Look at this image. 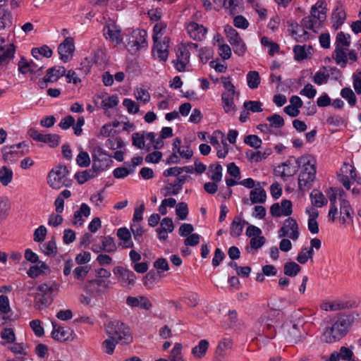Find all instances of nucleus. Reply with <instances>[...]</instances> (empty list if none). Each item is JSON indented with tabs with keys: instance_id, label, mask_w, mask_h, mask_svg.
<instances>
[{
	"instance_id": "28",
	"label": "nucleus",
	"mask_w": 361,
	"mask_h": 361,
	"mask_svg": "<svg viewBox=\"0 0 361 361\" xmlns=\"http://www.w3.org/2000/svg\"><path fill=\"white\" fill-rule=\"evenodd\" d=\"M66 68L63 66H55L47 71V80L49 82H56L61 77L66 75Z\"/></svg>"
},
{
	"instance_id": "37",
	"label": "nucleus",
	"mask_w": 361,
	"mask_h": 361,
	"mask_svg": "<svg viewBox=\"0 0 361 361\" xmlns=\"http://www.w3.org/2000/svg\"><path fill=\"white\" fill-rule=\"evenodd\" d=\"M48 269V266L44 262L39 261L37 265L31 267L27 274L30 278L35 279Z\"/></svg>"
},
{
	"instance_id": "45",
	"label": "nucleus",
	"mask_w": 361,
	"mask_h": 361,
	"mask_svg": "<svg viewBox=\"0 0 361 361\" xmlns=\"http://www.w3.org/2000/svg\"><path fill=\"white\" fill-rule=\"evenodd\" d=\"M247 85L251 89H255L260 83V77L257 71H250L247 75Z\"/></svg>"
},
{
	"instance_id": "16",
	"label": "nucleus",
	"mask_w": 361,
	"mask_h": 361,
	"mask_svg": "<svg viewBox=\"0 0 361 361\" xmlns=\"http://www.w3.org/2000/svg\"><path fill=\"white\" fill-rule=\"evenodd\" d=\"M126 304L130 307H140L146 310H150L152 307L150 300L143 295H139L137 297L128 296L126 298Z\"/></svg>"
},
{
	"instance_id": "57",
	"label": "nucleus",
	"mask_w": 361,
	"mask_h": 361,
	"mask_svg": "<svg viewBox=\"0 0 361 361\" xmlns=\"http://www.w3.org/2000/svg\"><path fill=\"white\" fill-rule=\"evenodd\" d=\"M166 28V24L163 22H160L157 23L153 29V41L154 42H157V40H159L161 36L163 35V31L165 30Z\"/></svg>"
},
{
	"instance_id": "64",
	"label": "nucleus",
	"mask_w": 361,
	"mask_h": 361,
	"mask_svg": "<svg viewBox=\"0 0 361 361\" xmlns=\"http://www.w3.org/2000/svg\"><path fill=\"white\" fill-rule=\"evenodd\" d=\"M12 25V16L10 11H4L0 17V30Z\"/></svg>"
},
{
	"instance_id": "23",
	"label": "nucleus",
	"mask_w": 361,
	"mask_h": 361,
	"mask_svg": "<svg viewBox=\"0 0 361 361\" xmlns=\"http://www.w3.org/2000/svg\"><path fill=\"white\" fill-rule=\"evenodd\" d=\"M341 173H338V180L343 183L349 180V177L356 180V171L354 166L344 164L341 169Z\"/></svg>"
},
{
	"instance_id": "38",
	"label": "nucleus",
	"mask_w": 361,
	"mask_h": 361,
	"mask_svg": "<svg viewBox=\"0 0 361 361\" xmlns=\"http://www.w3.org/2000/svg\"><path fill=\"white\" fill-rule=\"evenodd\" d=\"M301 270V267L295 262H288L283 267L284 274L290 276H295Z\"/></svg>"
},
{
	"instance_id": "4",
	"label": "nucleus",
	"mask_w": 361,
	"mask_h": 361,
	"mask_svg": "<svg viewBox=\"0 0 361 361\" xmlns=\"http://www.w3.org/2000/svg\"><path fill=\"white\" fill-rule=\"evenodd\" d=\"M105 331L109 337L122 343H129L133 341L130 329L118 320L110 321L106 324Z\"/></svg>"
},
{
	"instance_id": "49",
	"label": "nucleus",
	"mask_w": 361,
	"mask_h": 361,
	"mask_svg": "<svg viewBox=\"0 0 361 361\" xmlns=\"http://www.w3.org/2000/svg\"><path fill=\"white\" fill-rule=\"evenodd\" d=\"M266 119L270 123L269 126L271 128H281L284 126L285 123L283 117L277 114H274L271 116H268Z\"/></svg>"
},
{
	"instance_id": "21",
	"label": "nucleus",
	"mask_w": 361,
	"mask_h": 361,
	"mask_svg": "<svg viewBox=\"0 0 361 361\" xmlns=\"http://www.w3.org/2000/svg\"><path fill=\"white\" fill-rule=\"evenodd\" d=\"M300 158L296 159L295 157H290L283 164L284 167L282 171V176H290L295 173L300 168L302 163L299 162Z\"/></svg>"
},
{
	"instance_id": "62",
	"label": "nucleus",
	"mask_w": 361,
	"mask_h": 361,
	"mask_svg": "<svg viewBox=\"0 0 361 361\" xmlns=\"http://www.w3.org/2000/svg\"><path fill=\"white\" fill-rule=\"evenodd\" d=\"M133 172V168L118 167L114 170L113 174L116 178H124Z\"/></svg>"
},
{
	"instance_id": "26",
	"label": "nucleus",
	"mask_w": 361,
	"mask_h": 361,
	"mask_svg": "<svg viewBox=\"0 0 361 361\" xmlns=\"http://www.w3.org/2000/svg\"><path fill=\"white\" fill-rule=\"evenodd\" d=\"M99 172L93 166L91 169L78 172L75 174V178L80 185L85 183L88 180L94 178Z\"/></svg>"
},
{
	"instance_id": "48",
	"label": "nucleus",
	"mask_w": 361,
	"mask_h": 361,
	"mask_svg": "<svg viewBox=\"0 0 361 361\" xmlns=\"http://www.w3.org/2000/svg\"><path fill=\"white\" fill-rule=\"evenodd\" d=\"M324 1H318L314 6H313L311 8V16L314 18H317L319 21H323L326 18V13L323 11H318V8H322Z\"/></svg>"
},
{
	"instance_id": "58",
	"label": "nucleus",
	"mask_w": 361,
	"mask_h": 361,
	"mask_svg": "<svg viewBox=\"0 0 361 361\" xmlns=\"http://www.w3.org/2000/svg\"><path fill=\"white\" fill-rule=\"evenodd\" d=\"M135 96L137 100L141 101L143 104H147L150 100L149 93L143 88H137L135 91Z\"/></svg>"
},
{
	"instance_id": "3",
	"label": "nucleus",
	"mask_w": 361,
	"mask_h": 361,
	"mask_svg": "<svg viewBox=\"0 0 361 361\" xmlns=\"http://www.w3.org/2000/svg\"><path fill=\"white\" fill-rule=\"evenodd\" d=\"M299 162L303 166L298 178V185L301 190H309L315 179L316 166L315 160L310 155H304L300 157Z\"/></svg>"
},
{
	"instance_id": "34",
	"label": "nucleus",
	"mask_w": 361,
	"mask_h": 361,
	"mask_svg": "<svg viewBox=\"0 0 361 361\" xmlns=\"http://www.w3.org/2000/svg\"><path fill=\"white\" fill-rule=\"evenodd\" d=\"M233 342L230 338H224L221 341L216 349L215 355L218 357H226V351L232 348Z\"/></svg>"
},
{
	"instance_id": "47",
	"label": "nucleus",
	"mask_w": 361,
	"mask_h": 361,
	"mask_svg": "<svg viewBox=\"0 0 361 361\" xmlns=\"http://www.w3.org/2000/svg\"><path fill=\"white\" fill-rule=\"evenodd\" d=\"M182 348L183 346L181 343H176L170 352L169 360L171 361H183Z\"/></svg>"
},
{
	"instance_id": "36",
	"label": "nucleus",
	"mask_w": 361,
	"mask_h": 361,
	"mask_svg": "<svg viewBox=\"0 0 361 361\" xmlns=\"http://www.w3.org/2000/svg\"><path fill=\"white\" fill-rule=\"evenodd\" d=\"M209 348V342L207 340H201L198 345L192 349V354L197 358H202L204 356Z\"/></svg>"
},
{
	"instance_id": "14",
	"label": "nucleus",
	"mask_w": 361,
	"mask_h": 361,
	"mask_svg": "<svg viewBox=\"0 0 361 361\" xmlns=\"http://www.w3.org/2000/svg\"><path fill=\"white\" fill-rule=\"evenodd\" d=\"M113 273L117 276L119 281L128 285H133L135 283V274L128 269L118 266L114 268Z\"/></svg>"
},
{
	"instance_id": "54",
	"label": "nucleus",
	"mask_w": 361,
	"mask_h": 361,
	"mask_svg": "<svg viewBox=\"0 0 361 361\" xmlns=\"http://www.w3.org/2000/svg\"><path fill=\"white\" fill-rule=\"evenodd\" d=\"M123 105L126 108L128 112L130 114H137L140 108L137 103L131 99L126 98L123 101Z\"/></svg>"
},
{
	"instance_id": "27",
	"label": "nucleus",
	"mask_w": 361,
	"mask_h": 361,
	"mask_svg": "<svg viewBox=\"0 0 361 361\" xmlns=\"http://www.w3.org/2000/svg\"><path fill=\"white\" fill-rule=\"evenodd\" d=\"M247 224L245 221H243L240 216H235L230 227V235L233 237H238L241 235L244 225Z\"/></svg>"
},
{
	"instance_id": "12",
	"label": "nucleus",
	"mask_w": 361,
	"mask_h": 361,
	"mask_svg": "<svg viewBox=\"0 0 361 361\" xmlns=\"http://www.w3.org/2000/svg\"><path fill=\"white\" fill-rule=\"evenodd\" d=\"M176 56V60L173 61L174 66L179 72L184 71L189 62L190 52L185 46L180 45L177 49Z\"/></svg>"
},
{
	"instance_id": "5",
	"label": "nucleus",
	"mask_w": 361,
	"mask_h": 361,
	"mask_svg": "<svg viewBox=\"0 0 361 361\" xmlns=\"http://www.w3.org/2000/svg\"><path fill=\"white\" fill-rule=\"evenodd\" d=\"M68 173L66 166H56L49 171L47 183L53 189H59L63 186L69 187L72 184V180L68 178Z\"/></svg>"
},
{
	"instance_id": "24",
	"label": "nucleus",
	"mask_w": 361,
	"mask_h": 361,
	"mask_svg": "<svg viewBox=\"0 0 361 361\" xmlns=\"http://www.w3.org/2000/svg\"><path fill=\"white\" fill-rule=\"evenodd\" d=\"M90 207L87 204L82 203L80 207V209L75 211L74 213L73 224L80 226L83 225L84 219L82 218V216L88 217L90 215Z\"/></svg>"
},
{
	"instance_id": "33",
	"label": "nucleus",
	"mask_w": 361,
	"mask_h": 361,
	"mask_svg": "<svg viewBox=\"0 0 361 361\" xmlns=\"http://www.w3.org/2000/svg\"><path fill=\"white\" fill-rule=\"evenodd\" d=\"M351 305L348 302H325L322 305L321 307L325 311H338L350 307Z\"/></svg>"
},
{
	"instance_id": "59",
	"label": "nucleus",
	"mask_w": 361,
	"mask_h": 361,
	"mask_svg": "<svg viewBox=\"0 0 361 361\" xmlns=\"http://www.w3.org/2000/svg\"><path fill=\"white\" fill-rule=\"evenodd\" d=\"M132 143L138 149H142L145 147V136L143 134L135 133L132 135Z\"/></svg>"
},
{
	"instance_id": "53",
	"label": "nucleus",
	"mask_w": 361,
	"mask_h": 361,
	"mask_svg": "<svg viewBox=\"0 0 361 361\" xmlns=\"http://www.w3.org/2000/svg\"><path fill=\"white\" fill-rule=\"evenodd\" d=\"M244 142L255 149H259L262 144V140L255 135H247L244 139Z\"/></svg>"
},
{
	"instance_id": "52",
	"label": "nucleus",
	"mask_w": 361,
	"mask_h": 361,
	"mask_svg": "<svg viewBox=\"0 0 361 361\" xmlns=\"http://www.w3.org/2000/svg\"><path fill=\"white\" fill-rule=\"evenodd\" d=\"M52 54V50L47 45H43L40 48H33L32 49V55L36 59H37L39 55H42L43 56L49 58L51 56Z\"/></svg>"
},
{
	"instance_id": "44",
	"label": "nucleus",
	"mask_w": 361,
	"mask_h": 361,
	"mask_svg": "<svg viewBox=\"0 0 361 361\" xmlns=\"http://www.w3.org/2000/svg\"><path fill=\"white\" fill-rule=\"evenodd\" d=\"M341 96L348 101V103L350 106H354L356 104V96L350 87L343 88L341 91Z\"/></svg>"
},
{
	"instance_id": "50",
	"label": "nucleus",
	"mask_w": 361,
	"mask_h": 361,
	"mask_svg": "<svg viewBox=\"0 0 361 361\" xmlns=\"http://www.w3.org/2000/svg\"><path fill=\"white\" fill-rule=\"evenodd\" d=\"M244 108L253 113H259L263 111L262 103L259 101H246L243 104Z\"/></svg>"
},
{
	"instance_id": "42",
	"label": "nucleus",
	"mask_w": 361,
	"mask_h": 361,
	"mask_svg": "<svg viewBox=\"0 0 361 361\" xmlns=\"http://www.w3.org/2000/svg\"><path fill=\"white\" fill-rule=\"evenodd\" d=\"M102 248L106 252H114L117 250L114 240L111 236H105L102 238Z\"/></svg>"
},
{
	"instance_id": "40",
	"label": "nucleus",
	"mask_w": 361,
	"mask_h": 361,
	"mask_svg": "<svg viewBox=\"0 0 361 361\" xmlns=\"http://www.w3.org/2000/svg\"><path fill=\"white\" fill-rule=\"evenodd\" d=\"M271 154V149H267L264 152H251L250 154L247 152V156L250 159V160L254 161L255 162H259L261 161L262 159H267Z\"/></svg>"
},
{
	"instance_id": "17",
	"label": "nucleus",
	"mask_w": 361,
	"mask_h": 361,
	"mask_svg": "<svg viewBox=\"0 0 361 361\" xmlns=\"http://www.w3.org/2000/svg\"><path fill=\"white\" fill-rule=\"evenodd\" d=\"M235 92L225 91L221 94V101L224 111L231 115H234L236 111V106L233 99Z\"/></svg>"
},
{
	"instance_id": "13",
	"label": "nucleus",
	"mask_w": 361,
	"mask_h": 361,
	"mask_svg": "<svg viewBox=\"0 0 361 361\" xmlns=\"http://www.w3.org/2000/svg\"><path fill=\"white\" fill-rule=\"evenodd\" d=\"M15 47L8 44L4 39L0 38V65H6L13 57Z\"/></svg>"
},
{
	"instance_id": "29",
	"label": "nucleus",
	"mask_w": 361,
	"mask_h": 361,
	"mask_svg": "<svg viewBox=\"0 0 361 361\" xmlns=\"http://www.w3.org/2000/svg\"><path fill=\"white\" fill-rule=\"evenodd\" d=\"M250 197L252 204H262L266 201L267 193L262 187H257L250 191Z\"/></svg>"
},
{
	"instance_id": "8",
	"label": "nucleus",
	"mask_w": 361,
	"mask_h": 361,
	"mask_svg": "<svg viewBox=\"0 0 361 361\" xmlns=\"http://www.w3.org/2000/svg\"><path fill=\"white\" fill-rule=\"evenodd\" d=\"M315 20L314 18L310 16L305 17L301 20V26L296 24L294 25H291L292 30L291 35L297 41H301L302 39L306 40L308 39V32L305 30V29L312 30H314V24Z\"/></svg>"
},
{
	"instance_id": "18",
	"label": "nucleus",
	"mask_w": 361,
	"mask_h": 361,
	"mask_svg": "<svg viewBox=\"0 0 361 361\" xmlns=\"http://www.w3.org/2000/svg\"><path fill=\"white\" fill-rule=\"evenodd\" d=\"M345 18L346 13L342 4L340 1L336 2V8L331 16L333 27L336 30L338 29L343 24Z\"/></svg>"
},
{
	"instance_id": "7",
	"label": "nucleus",
	"mask_w": 361,
	"mask_h": 361,
	"mask_svg": "<svg viewBox=\"0 0 361 361\" xmlns=\"http://www.w3.org/2000/svg\"><path fill=\"white\" fill-rule=\"evenodd\" d=\"M350 44V35L349 34H345L343 32L337 34L335 42L334 59L336 63L342 67H345L348 61L347 49L344 47H348Z\"/></svg>"
},
{
	"instance_id": "35",
	"label": "nucleus",
	"mask_w": 361,
	"mask_h": 361,
	"mask_svg": "<svg viewBox=\"0 0 361 361\" xmlns=\"http://www.w3.org/2000/svg\"><path fill=\"white\" fill-rule=\"evenodd\" d=\"M340 214L341 215H343V223H345V216H346V218L353 220L352 214H353V210L350 206V202L345 199L341 200Z\"/></svg>"
},
{
	"instance_id": "41",
	"label": "nucleus",
	"mask_w": 361,
	"mask_h": 361,
	"mask_svg": "<svg viewBox=\"0 0 361 361\" xmlns=\"http://www.w3.org/2000/svg\"><path fill=\"white\" fill-rule=\"evenodd\" d=\"M310 46L306 49L305 46L295 45L293 47V51L295 53V59L298 61H301L307 58V54H310L312 50Z\"/></svg>"
},
{
	"instance_id": "63",
	"label": "nucleus",
	"mask_w": 361,
	"mask_h": 361,
	"mask_svg": "<svg viewBox=\"0 0 361 361\" xmlns=\"http://www.w3.org/2000/svg\"><path fill=\"white\" fill-rule=\"evenodd\" d=\"M90 158L87 152L81 151L76 158V162L80 167H87L90 164Z\"/></svg>"
},
{
	"instance_id": "11",
	"label": "nucleus",
	"mask_w": 361,
	"mask_h": 361,
	"mask_svg": "<svg viewBox=\"0 0 361 361\" xmlns=\"http://www.w3.org/2000/svg\"><path fill=\"white\" fill-rule=\"evenodd\" d=\"M74 50L73 39L72 37H66L58 47L60 59L64 63L68 62L73 57Z\"/></svg>"
},
{
	"instance_id": "39",
	"label": "nucleus",
	"mask_w": 361,
	"mask_h": 361,
	"mask_svg": "<svg viewBox=\"0 0 361 361\" xmlns=\"http://www.w3.org/2000/svg\"><path fill=\"white\" fill-rule=\"evenodd\" d=\"M314 255V250L312 248L303 247L299 252L296 260L302 264H305L309 259H312Z\"/></svg>"
},
{
	"instance_id": "19",
	"label": "nucleus",
	"mask_w": 361,
	"mask_h": 361,
	"mask_svg": "<svg viewBox=\"0 0 361 361\" xmlns=\"http://www.w3.org/2000/svg\"><path fill=\"white\" fill-rule=\"evenodd\" d=\"M302 325L298 323H293L287 330V338L290 342L298 343L305 336L304 330L302 331Z\"/></svg>"
},
{
	"instance_id": "51",
	"label": "nucleus",
	"mask_w": 361,
	"mask_h": 361,
	"mask_svg": "<svg viewBox=\"0 0 361 361\" xmlns=\"http://www.w3.org/2000/svg\"><path fill=\"white\" fill-rule=\"evenodd\" d=\"M103 96V104H105L103 107L104 109L113 108L118 104V97L116 94L109 96L107 93L104 92Z\"/></svg>"
},
{
	"instance_id": "10",
	"label": "nucleus",
	"mask_w": 361,
	"mask_h": 361,
	"mask_svg": "<svg viewBox=\"0 0 361 361\" xmlns=\"http://www.w3.org/2000/svg\"><path fill=\"white\" fill-rule=\"evenodd\" d=\"M299 227L295 219L289 217L284 221L283 226L279 230V237H288L295 241L299 238Z\"/></svg>"
},
{
	"instance_id": "15",
	"label": "nucleus",
	"mask_w": 361,
	"mask_h": 361,
	"mask_svg": "<svg viewBox=\"0 0 361 361\" xmlns=\"http://www.w3.org/2000/svg\"><path fill=\"white\" fill-rule=\"evenodd\" d=\"M154 44V51L157 57L162 61H166L169 56V48L170 47V39L164 37L161 42L157 41Z\"/></svg>"
},
{
	"instance_id": "25",
	"label": "nucleus",
	"mask_w": 361,
	"mask_h": 361,
	"mask_svg": "<svg viewBox=\"0 0 361 361\" xmlns=\"http://www.w3.org/2000/svg\"><path fill=\"white\" fill-rule=\"evenodd\" d=\"M104 35L105 37L109 38L112 42L118 44L122 42V37L121 35V30L117 28L116 26H107L104 30Z\"/></svg>"
},
{
	"instance_id": "56",
	"label": "nucleus",
	"mask_w": 361,
	"mask_h": 361,
	"mask_svg": "<svg viewBox=\"0 0 361 361\" xmlns=\"http://www.w3.org/2000/svg\"><path fill=\"white\" fill-rule=\"evenodd\" d=\"M118 341L109 337V338L104 340L102 342V347L104 349V352L108 355H112L114 352L116 344Z\"/></svg>"
},
{
	"instance_id": "22",
	"label": "nucleus",
	"mask_w": 361,
	"mask_h": 361,
	"mask_svg": "<svg viewBox=\"0 0 361 361\" xmlns=\"http://www.w3.org/2000/svg\"><path fill=\"white\" fill-rule=\"evenodd\" d=\"M53 331L51 332V337L59 341L63 342L68 340L70 336L69 329H65L56 322H52Z\"/></svg>"
},
{
	"instance_id": "2",
	"label": "nucleus",
	"mask_w": 361,
	"mask_h": 361,
	"mask_svg": "<svg viewBox=\"0 0 361 361\" xmlns=\"http://www.w3.org/2000/svg\"><path fill=\"white\" fill-rule=\"evenodd\" d=\"M59 286L54 281L42 283L35 289L36 292L30 293L34 296L35 307L41 310L51 303L54 295L58 292Z\"/></svg>"
},
{
	"instance_id": "46",
	"label": "nucleus",
	"mask_w": 361,
	"mask_h": 361,
	"mask_svg": "<svg viewBox=\"0 0 361 361\" xmlns=\"http://www.w3.org/2000/svg\"><path fill=\"white\" fill-rule=\"evenodd\" d=\"M13 171L11 169L3 166L0 169V181L3 185H8L12 180Z\"/></svg>"
},
{
	"instance_id": "31",
	"label": "nucleus",
	"mask_w": 361,
	"mask_h": 361,
	"mask_svg": "<svg viewBox=\"0 0 361 361\" xmlns=\"http://www.w3.org/2000/svg\"><path fill=\"white\" fill-rule=\"evenodd\" d=\"M222 166L219 164H213L209 166L208 176L215 183H219L222 178Z\"/></svg>"
},
{
	"instance_id": "1",
	"label": "nucleus",
	"mask_w": 361,
	"mask_h": 361,
	"mask_svg": "<svg viewBox=\"0 0 361 361\" xmlns=\"http://www.w3.org/2000/svg\"><path fill=\"white\" fill-rule=\"evenodd\" d=\"M353 321L350 315L341 316L331 327L326 328L322 336L323 340L328 343L340 340L347 334Z\"/></svg>"
},
{
	"instance_id": "9",
	"label": "nucleus",
	"mask_w": 361,
	"mask_h": 361,
	"mask_svg": "<svg viewBox=\"0 0 361 361\" xmlns=\"http://www.w3.org/2000/svg\"><path fill=\"white\" fill-rule=\"evenodd\" d=\"M92 157L93 168L99 172L104 171L112 162L110 156L99 146L94 147Z\"/></svg>"
},
{
	"instance_id": "61",
	"label": "nucleus",
	"mask_w": 361,
	"mask_h": 361,
	"mask_svg": "<svg viewBox=\"0 0 361 361\" xmlns=\"http://www.w3.org/2000/svg\"><path fill=\"white\" fill-rule=\"evenodd\" d=\"M60 136L56 134H44L42 142L48 143L50 147H55L59 145Z\"/></svg>"
},
{
	"instance_id": "32",
	"label": "nucleus",
	"mask_w": 361,
	"mask_h": 361,
	"mask_svg": "<svg viewBox=\"0 0 361 361\" xmlns=\"http://www.w3.org/2000/svg\"><path fill=\"white\" fill-rule=\"evenodd\" d=\"M310 200L312 204L317 207H322L328 202L327 199L322 192L319 190H313L310 193Z\"/></svg>"
},
{
	"instance_id": "30",
	"label": "nucleus",
	"mask_w": 361,
	"mask_h": 361,
	"mask_svg": "<svg viewBox=\"0 0 361 361\" xmlns=\"http://www.w3.org/2000/svg\"><path fill=\"white\" fill-rule=\"evenodd\" d=\"M117 236L120 240H123V247L129 248L133 247V243L131 241V233L128 228L123 227L118 229Z\"/></svg>"
},
{
	"instance_id": "20",
	"label": "nucleus",
	"mask_w": 361,
	"mask_h": 361,
	"mask_svg": "<svg viewBox=\"0 0 361 361\" xmlns=\"http://www.w3.org/2000/svg\"><path fill=\"white\" fill-rule=\"evenodd\" d=\"M187 30L191 38L198 41L204 39L207 31L203 25L195 22L189 23L187 26Z\"/></svg>"
},
{
	"instance_id": "55",
	"label": "nucleus",
	"mask_w": 361,
	"mask_h": 361,
	"mask_svg": "<svg viewBox=\"0 0 361 361\" xmlns=\"http://www.w3.org/2000/svg\"><path fill=\"white\" fill-rule=\"evenodd\" d=\"M42 247V250L46 255L55 256L57 253L56 244L54 240L44 243Z\"/></svg>"
},
{
	"instance_id": "6",
	"label": "nucleus",
	"mask_w": 361,
	"mask_h": 361,
	"mask_svg": "<svg viewBox=\"0 0 361 361\" xmlns=\"http://www.w3.org/2000/svg\"><path fill=\"white\" fill-rule=\"evenodd\" d=\"M281 314L280 310L271 309L264 312L259 319L258 322L262 327V331L268 337L275 336L276 326L279 324Z\"/></svg>"
},
{
	"instance_id": "60",
	"label": "nucleus",
	"mask_w": 361,
	"mask_h": 361,
	"mask_svg": "<svg viewBox=\"0 0 361 361\" xmlns=\"http://www.w3.org/2000/svg\"><path fill=\"white\" fill-rule=\"evenodd\" d=\"M176 213L180 219H185L188 215V208L187 204L183 202H179L176 205Z\"/></svg>"
},
{
	"instance_id": "43",
	"label": "nucleus",
	"mask_w": 361,
	"mask_h": 361,
	"mask_svg": "<svg viewBox=\"0 0 361 361\" xmlns=\"http://www.w3.org/2000/svg\"><path fill=\"white\" fill-rule=\"evenodd\" d=\"M133 37L137 40V42L142 49H145L147 47V33L145 30H138L133 32Z\"/></svg>"
}]
</instances>
